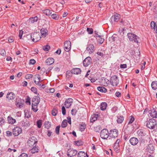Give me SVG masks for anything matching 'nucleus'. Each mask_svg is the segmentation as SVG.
<instances>
[{"mask_svg": "<svg viewBox=\"0 0 157 157\" xmlns=\"http://www.w3.org/2000/svg\"><path fill=\"white\" fill-rule=\"evenodd\" d=\"M157 123L156 121L153 119H150L148 121H147V127L151 129H154L155 131H157Z\"/></svg>", "mask_w": 157, "mask_h": 157, "instance_id": "1", "label": "nucleus"}, {"mask_svg": "<svg viewBox=\"0 0 157 157\" xmlns=\"http://www.w3.org/2000/svg\"><path fill=\"white\" fill-rule=\"evenodd\" d=\"M33 78V81L36 85L40 86L43 89L45 87V85L41 84L40 82V78L39 74H36L35 75Z\"/></svg>", "mask_w": 157, "mask_h": 157, "instance_id": "2", "label": "nucleus"}, {"mask_svg": "<svg viewBox=\"0 0 157 157\" xmlns=\"http://www.w3.org/2000/svg\"><path fill=\"white\" fill-rule=\"evenodd\" d=\"M37 142V140L35 136H32L29 138L28 140L27 144L30 147H34V145Z\"/></svg>", "mask_w": 157, "mask_h": 157, "instance_id": "3", "label": "nucleus"}, {"mask_svg": "<svg viewBox=\"0 0 157 157\" xmlns=\"http://www.w3.org/2000/svg\"><path fill=\"white\" fill-rule=\"evenodd\" d=\"M31 38L33 41L36 42L38 41L40 39L41 37L39 33L36 32L31 34Z\"/></svg>", "mask_w": 157, "mask_h": 157, "instance_id": "4", "label": "nucleus"}, {"mask_svg": "<svg viewBox=\"0 0 157 157\" xmlns=\"http://www.w3.org/2000/svg\"><path fill=\"white\" fill-rule=\"evenodd\" d=\"M110 82L111 85L113 86H117L119 83L117 76L115 75L112 76L110 78Z\"/></svg>", "mask_w": 157, "mask_h": 157, "instance_id": "5", "label": "nucleus"}, {"mask_svg": "<svg viewBox=\"0 0 157 157\" xmlns=\"http://www.w3.org/2000/svg\"><path fill=\"white\" fill-rule=\"evenodd\" d=\"M127 36L130 41H134L137 43H138L137 39L138 37L136 35L132 33H128Z\"/></svg>", "mask_w": 157, "mask_h": 157, "instance_id": "6", "label": "nucleus"}, {"mask_svg": "<svg viewBox=\"0 0 157 157\" xmlns=\"http://www.w3.org/2000/svg\"><path fill=\"white\" fill-rule=\"evenodd\" d=\"M109 133L107 129H104L101 131L100 133V136L102 139H105L109 136Z\"/></svg>", "mask_w": 157, "mask_h": 157, "instance_id": "7", "label": "nucleus"}, {"mask_svg": "<svg viewBox=\"0 0 157 157\" xmlns=\"http://www.w3.org/2000/svg\"><path fill=\"white\" fill-rule=\"evenodd\" d=\"M118 134V131L117 129H113L110 131L109 133V137L113 138H115L117 137Z\"/></svg>", "mask_w": 157, "mask_h": 157, "instance_id": "8", "label": "nucleus"}, {"mask_svg": "<svg viewBox=\"0 0 157 157\" xmlns=\"http://www.w3.org/2000/svg\"><path fill=\"white\" fill-rule=\"evenodd\" d=\"M77 151L72 149H68L67 155L68 157H71L76 155L77 153Z\"/></svg>", "mask_w": 157, "mask_h": 157, "instance_id": "9", "label": "nucleus"}, {"mask_svg": "<svg viewBox=\"0 0 157 157\" xmlns=\"http://www.w3.org/2000/svg\"><path fill=\"white\" fill-rule=\"evenodd\" d=\"M64 48L65 50L67 52H69L71 48V43L69 40L66 41L64 43Z\"/></svg>", "mask_w": 157, "mask_h": 157, "instance_id": "10", "label": "nucleus"}, {"mask_svg": "<svg viewBox=\"0 0 157 157\" xmlns=\"http://www.w3.org/2000/svg\"><path fill=\"white\" fill-rule=\"evenodd\" d=\"M22 132L21 129L19 127H16L13 129V135L17 136H18Z\"/></svg>", "mask_w": 157, "mask_h": 157, "instance_id": "11", "label": "nucleus"}, {"mask_svg": "<svg viewBox=\"0 0 157 157\" xmlns=\"http://www.w3.org/2000/svg\"><path fill=\"white\" fill-rule=\"evenodd\" d=\"M120 141V139H118L116 140V142L114 144V145L113 146V148L114 150V151L117 152V153H119V150H120V146L119 144Z\"/></svg>", "mask_w": 157, "mask_h": 157, "instance_id": "12", "label": "nucleus"}, {"mask_svg": "<svg viewBox=\"0 0 157 157\" xmlns=\"http://www.w3.org/2000/svg\"><path fill=\"white\" fill-rule=\"evenodd\" d=\"M91 62V59L90 57H88L85 59L83 61V65L86 67L89 66Z\"/></svg>", "mask_w": 157, "mask_h": 157, "instance_id": "13", "label": "nucleus"}, {"mask_svg": "<svg viewBox=\"0 0 157 157\" xmlns=\"http://www.w3.org/2000/svg\"><path fill=\"white\" fill-rule=\"evenodd\" d=\"M86 50L90 54L93 53L94 51V46L93 44H89L86 48Z\"/></svg>", "mask_w": 157, "mask_h": 157, "instance_id": "14", "label": "nucleus"}, {"mask_svg": "<svg viewBox=\"0 0 157 157\" xmlns=\"http://www.w3.org/2000/svg\"><path fill=\"white\" fill-rule=\"evenodd\" d=\"M121 18V15L118 13H116L114 15L112 16L111 20L112 21L117 22Z\"/></svg>", "mask_w": 157, "mask_h": 157, "instance_id": "15", "label": "nucleus"}, {"mask_svg": "<svg viewBox=\"0 0 157 157\" xmlns=\"http://www.w3.org/2000/svg\"><path fill=\"white\" fill-rule=\"evenodd\" d=\"M72 101L73 99L71 98H69L66 99L64 102V105L67 108H69L71 106Z\"/></svg>", "mask_w": 157, "mask_h": 157, "instance_id": "16", "label": "nucleus"}, {"mask_svg": "<svg viewBox=\"0 0 157 157\" xmlns=\"http://www.w3.org/2000/svg\"><path fill=\"white\" fill-rule=\"evenodd\" d=\"M129 142L131 145H135L138 143V140L136 138L133 137L130 139Z\"/></svg>", "mask_w": 157, "mask_h": 157, "instance_id": "17", "label": "nucleus"}, {"mask_svg": "<svg viewBox=\"0 0 157 157\" xmlns=\"http://www.w3.org/2000/svg\"><path fill=\"white\" fill-rule=\"evenodd\" d=\"M15 104L17 107L21 108L22 107L23 103L21 99L17 98L16 99Z\"/></svg>", "mask_w": 157, "mask_h": 157, "instance_id": "18", "label": "nucleus"}, {"mask_svg": "<svg viewBox=\"0 0 157 157\" xmlns=\"http://www.w3.org/2000/svg\"><path fill=\"white\" fill-rule=\"evenodd\" d=\"M81 71L80 69L77 68H73L71 70V72L72 74L76 75L80 74Z\"/></svg>", "mask_w": 157, "mask_h": 157, "instance_id": "19", "label": "nucleus"}, {"mask_svg": "<svg viewBox=\"0 0 157 157\" xmlns=\"http://www.w3.org/2000/svg\"><path fill=\"white\" fill-rule=\"evenodd\" d=\"M39 150V147L37 146H35L30 150V152L32 154L38 152Z\"/></svg>", "mask_w": 157, "mask_h": 157, "instance_id": "20", "label": "nucleus"}, {"mask_svg": "<svg viewBox=\"0 0 157 157\" xmlns=\"http://www.w3.org/2000/svg\"><path fill=\"white\" fill-rule=\"evenodd\" d=\"M15 97V94L13 92H10L8 93L6 98L9 100H13Z\"/></svg>", "mask_w": 157, "mask_h": 157, "instance_id": "21", "label": "nucleus"}, {"mask_svg": "<svg viewBox=\"0 0 157 157\" xmlns=\"http://www.w3.org/2000/svg\"><path fill=\"white\" fill-rule=\"evenodd\" d=\"M149 114L153 118H155L157 116L156 111L154 109L149 111Z\"/></svg>", "mask_w": 157, "mask_h": 157, "instance_id": "22", "label": "nucleus"}, {"mask_svg": "<svg viewBox=\"0 0 157 157\" xmlns=\"http://www.w3.org/2000/svg\"><path fill=\"white\" fill-rule=\"evenodd\" d=\"M54 59L52 58L47 59L46 60V63L47 65H50L54 63Z\"/></svg>", "mask_w": 157, "mask_h": 157, "instance_id": "23", "label": "nucleus"}, {"mask_svg": "<svg viewBox=\"0 0 157 157\" xmlns=\"http://www.w3.org/2000/svg\"><path fill=\"white\" fill-rule=\"evenodd\" d=\"M48 30L47 29L42 28L40 30V33L42 37H45L47 34Z\"/></svg>", "mask_w": 157, "mask_h": 157, "instance_id": "24", "label": "nucleus"}, {"mask_svg": "<svg viewBox=\"0 0 157 157\" xmlns=\"http://www.w3.org/2000/svg\"><path fill=\"white\" fill-rule=\"evenodd\" d=\"M147 148L148 151L151 153H153V151L155 150L154 148L153 145L151 144H149L147 147Z\"/></svg>", "mask_w": 157, "mask_h": 157, "instance_id": "25", "label": "nucleus"}, {"mask_svg": "<svg viewBox=\"0 0 157 157\" xmlns=\"http://www.w3.org/2000/svg\"><path fill=\"white\" fill-rule=\"evenodd\" d=\"M78 157H89L88 155L86 153L82 151H79L78 154Z\"/></svg>", "mask_w": 157, "mask_h": 157, "instance_id": "26", "label": "nucleus"}, {"mask_svg": "<svg viewBox=\"0 0 157 157\" xmlns=\"http://www.w3.org/2000/svg\"><path fill=\"white\" fill-rule=\"evenodd\" d=\"M38 19V17L37 16L31 17L29 19V21L31 23H33L35 22H37Z\"/></svg>", "mask_w": 157, "mask_h": 157, "instance_id": "27", "label": "nucleus"}, {"mask_svg": "<svg viewBox=\"0 0 157 157\" xmlns=\"http://www.w3.org/2000/svg\"><path fill=\"white\" fill-rule=\"evenodd\" d=\"M8 120L9 124H13L16 122L15 119L13 118L12 117L9 116L8 117Z\"/></svg>", "mask_w": 157, "mask_h": 157, "instance_id": "28", "label": "nucleus"}, {"mask_svg": "<svg viewBox=\"0 0 157 157\" xmlns=\"http://www.w3.org/2000/svg\"><path fill=\"white\" fill-rule=\"evenodd\" d=\"M32 102H36L38 104L40 102V98L38 96H35L32 99Z\"/></svg>", "mask_w": 157, "mask_h": 157, "instance_id": "29", "label": "nucleus"}, {"mask_svg": "<svg viewBox=\"0 0 157 157\" xmlns=\"http://www.w3.org/2000/svg\"><path fill=\"white\" fill-rule=\"evenodd\" d=\"M97 90L101 92L105 93L107 91V89L103 86H99L97 88Z\"/></svg>", "mask_w": 157, "mask_h": 157, "instance_id": "30", "label": "nucleus"}, {"mask_svg": "<svg viewBox=\"0 0 157 157\" xmlns=\"http://www.w3.org/2000/svg\"><path fill=\"white\" fill-rule=\"evenodd\" d=\"M98 38H97L98 42L100 44H102L104 41V39L103 38V36H98Z\"/></svg>", "mask_w": 157, "mask_h": 157, "instance_id": "31", "label": "nucleus"}, {"mask_svg": "<svg viewBox=\"0 0 157 157\" xmlns=\"http://www.w3.org/2000/svg\"><path fill=\"white\" fill-rule=\"evenodd\" d=\"M107 104L105 102H102L100 106V109L102 110H104L106 109Z\"/></svg>", "mask_w": 157, "mask_h": 157, "instance_id": "32", "label": "nucleus"}, {"mask_svg": "<svg viewBox=\"0 0 157 157\" xmlns=\"http://www.w3.org/2000/svg\"><path fill=\"white\" fill-rule=\"evenodd\" d=\"M98 117V115L97 114H94L92 115L90 119V122H94L97 120Z\"/></svg>", "mask_w": 157, "mask_h": 157, "instance_id": "33", "label": "nucleus"}, {"mask_svg": "<svg viewBox=\"0 0 157 157\" xmlns=\"http://www.w3.org/2000/svg\"><path fill=\"white\" fill-rule=\"evenodd\" d=\"M21 124L22 126L25 127H28L29 125V122L26 120L22 121L21 122Z\"/></svg>", "mask_w": 157, "mask_h": 157, "instance_id": "34", "label": "nucleus"}, {"mask_svg": "<svg viewBox=\"0 0 157 157\" xmlns=\"http://www.w3.org/2000/svg\"><path fill=\"white\" fill-rule=\"evenodd\" d=\"M151 86L153 89L155 90L157 89V82L153 81L151 84Z\"/></svg>", "mask_w": 157, "mask_h": 157, "instance_id": "35", "label": "nucleus"}, {"mask_svg": "<svg viewBox=\"0 0 157 157\" xmlns=\"http://www.w3.org/2000/svg\"><path fill=\"white\" fill-rule=\"evenodd\" d=\"M124 120V117L123 116H120L117 117V122L118 123H121Z\"/></svg>", "mask_w": 157, "mask_h": 157, "instance_id": "36", "label": "nucleus"}, {"mask_svg": "<svg viewBox=\"0 0 157 157\" xmlns=\"http://www.w3.org/2000/svg\"><path fill=\"white\" fill-rule=\"evenodd\" d=\"M86 128V124L85 123H82L80 125V130L81 132L83 131Z\"/></svg>", "mask_w": 157, "mask_h": 157, "instance_id": "37", "label": "nucleus"}, {"mask_svg": "<svg viewBox=\"0 0 157 157\" xmlns=\"http://www.w3.org/2000/svg\"><path fill=\"white\" fill-rule=\"evenodd\" d=\"M43 13L47 16L50 15L52 13L51 11L48 9H46L43 11Z\"/></svg>", "mask_w": 157, "mask_h": 157, "instance_id": "38", "label": "nucleus"}, {"mask_svg": "<svg viewBox=\"0 0 157 157\" xmlns=\"http://www.w3.org/2000/svg\"><path fill=\"white\" fill-rule=\"evenodd\" d=\"M51 17L55 20H58L59 18V16L56 14H53L51 15Z\"/></svg>", "mask_w": 157, "mask_h": 157, "instance_id": "39", "label": "nucleus"}, {"mask_svg": "<svg viewBox=\"0 0 157 157\" xmlns=\"http://www.w3.org/2000/svg\"><path fill=\"white\" fill-rule=\"evenodd\" d=\"M50 48V47L49 45L47 44L45 46L42 47V49L45 51H48Z\"/></svg>", "mask_w": 157, "mask_h": 157, "instance_id": "40", "label": "nucleus"}, {"mask_svg": "<svg viewBox=\"0 0 157 157\" xmlns=\"http://www.w3.org/2000/svg\"><path fill=\"white\" fill-rule=\"evenodd\" d=\"M67 125V121L66 120H64L62 121L61 126L63 128L66 127Z\"/></svg>", "mask_w": 157, "mask_h": 157, "instance_id": "41", "label": "nucleus"}, {"mask_svg": "<svg viewBox=\"0 0 157 157\" xmlns=\"http://www.w3.org/2000/svg\"><path fill=\"white\" fill-rule=\"evenodd\" d=\"M156 25L154 21H151V28L152 29H154V30H155V27Z\"/></svg>", "mask_w": 157, "mask_h": 157, "instance_id": "42", "label": "nucleus"}, {"mask_svg": "<svg viewBox=\"0 0 157 157\" xmlns=\"http://www.w3.org/2000/svg\"><path fill=\"white\" fill-rule=\"evenodd\" d=\"M58 113L57 109L56 108H54L52 110V114L54 116H56Z\"/></svg>", "mask_w": 157, "mask_h": 157, "instance_id": "43", "label": "nucleus"}, {"mask_svg": "<svg viewBox=\"0 0 157 157\" xmlns=\"http://www.w3.org/2000/svg\"><path fill=\"white\" fill-rule=\"evenodd\" d=\"M44 126L45 128H49L51 127V124L49 121H46L44 123Z\"/></svg>", "mask_w": 157, "mask_h": 157, "instance_id": "44", "label": "nucleus"}, {"mask_svg": "<svg viewBox=\"0 0 157 157\" xmlns=\"http://www.w3.org/2000/svg\"><path fill=\"white\" fill-rule=\"evenodd\" d=\"M31 90L32 92H33L35 94H37V95H39V93H37V89L34 87H33L31 88Z\"/></svg>", "mask_w": 157, "mask_h": 157, "instance_id": "45", "label": "nucleus"}, {"mask_svg": "<svg viewBox=\"0 0 157 157\" xmlns=\"http://www.w3.org/2000/svg\"><path fill=\"white\" fill-rule=\"evenodd\" d=\"M75 143L76 145L77 146H81L83 144V142L81 140H78L77 141H76L75 142Z\"/></svg>", "mask_w": 157, "mask_h": 157, "instance_id": "46", "label": "nucleus"}, {"mask_svg": "<svg viewBox=\"0 0 157 157\" xmlns=\"http://www.w3.org/2000/svg\"><path fill=\"white\" fill-rule=\"evenodd\" d=\"M72 73L71 72V71H68L66 72V76L67 78H69L72 76Z\"/></svg>", "mask_w": 157, "mask_h": 157, "instance_id": "47", "label": "nucleus"}, {"mask_svg": "<svg viewBox=\"0 0 157 157\" xmlns=\"http://www.w3.org/2000/svg\"><path fill=\"white\" fill-rule=\"evenodd\" d=\"M137 134L140 136H142L145 135L143 132L141 130H139L138 131Z\"/></svg>", "mask_w": 157, "mask_h": 157, "instance_id": "48", "label": "nucleus"}, {"mask_svg": "<svg viewBox=\"0 0 157 157\" xmlns=\"http://www.w3.org/2000/svg\"><path fill=\"white\" fill-rule=\"evenodd\" d=\"M37 106L36 105H34L32 106V109L34 112H36L38 110L37 108Z\"/></svg>", "mask_w": 157, "mask_h": 157, "instance_id": "49", "label": "nucleus"}, {"mask_svg": "<svg viewBox=\"0 0 157 157\" xmlns=\"http://www.w3.org/2000/svg\"><path fill=\"white\" fill-rule=\"evenodd\" d=\"M37 127L40 128L42 125V121L41 120H39L37 121Z\"/></svg>", "mask_w": 157, "mask_h": 157, "instance_id": "50", "label": "nucleus"}, {"mask_svg": "<svg viewBox=\"0 0 157 157\" xmlns=\"http://www.w3.org/2000/svg\"><path fill=\"white\" fill-rule=\"evenodd\" d=\"M0 53L2 56H5L6 55V52L4 49H2L0 51Z\"/></svg>", "mask_w": 157, "mask_h": 157, "instance_id": "51", "label": "nucleus"}, {"mask_svg": "<svg viewBox=\"0 0 157 157\" xmlns=\"http://www.w3.org/2000/svg\"><path fill=\"white\" fill-rule=\"evenodd\" d=\"M87 31L88 33L89 34H91L93 33V29L91 28H87Z\"/></svg>", "mask_w": 157, "mask_h": 157, "instance_id": "52", "label": "nucleus"}, {"mask_svg": "<svg viewBox=\"0 0 157 157\" xmlns=\"http://www.w3.org/2000/svg\"><path fill=\"white\" fill-rule=\"evenodd\" d=\"M60 126L59 125L57 126H56V132L57 135H59V128Z\"/></svg>", "mask_w": 157, "mask_h": 157, "instance_id": "53", "label": "nucleus"}, {"mask_svg": "<svg viewBox=\"0 0 157 157\" xmlns=\"http://www.w3.org/2000/svg\"><path fill=\"white\" fill-rule=\"evenodd\" d=\"M130 117H131V118L128 123L129 124H132L135 120L134 118L132 116H131Z\"/></svg>", "mask_w": 157, "mask_h": 157, "instance_id": "54", "label": "nucleus"}, {"mask_svg": "<svg viewBox=\"0 0 157 157\" xmlns=\"http://www.w3.org/2000/svg\"><path fill=\"white\" fill-rule=\"evenodd\" d=\"M94 131L95 132H99L100 130L99 126H97L96 127H94Z\"/></svg>", "mask_w": 157, "mask_h": 157, "instance_id": "55", "label": "nucleus"}, {"mask_svg": "<svg viewBox=\"0 0 157 157\" xmlns=\"http://www.w3.org/2000/svg\"><path fill=\"white\" fill-rule=\"evenodd\" d=\"M5 122V120L3 118L0 117V125H1L3 124Z\"/></svg>", "mask_w": 157, "mask_h": 157, "instance_id": "56", "label": "nucleus"}, {"mask_svg": "<svg viewBox=\"0 0 157 157\" xmlns=\"http://www.w3.org/2000/svg\"><path fill=\"white\" fill-rule=\"evenodd\" d=\"M26 104L29 103V105H30L31 104V101H30V98L29 97H28L26 99Z\"/></svg>", "mask_w": 157, "mask_h": 157, "instance_id": "57", "label": "nucleus"}, {"mask_svg": "<svg viewBox=\"0 0 157 157\" xmlns=\"http://www.w3.org/2000/svg\"><path fill=\"white\" fill-rule=\"evenodd\" d=\"M23 33V31L22 30H19V36L20 38V39H21L22 38Z\"/></svg>", "mask_w": 157, "mask_h": 157, "instance_id": "58", "label": "nucleus"}, {"mask_svg": "<svg viewBox=\"0 0 157 157\" xmlns=\"http://www.w3.org/2000/svg\"><path fill=\"white\" fill-rule=\"evenodd\" d=\"M104 52L103 51L102 52H97V54L98 55L102 57V56H104Z\"/></svg>", "mask_w": 157, "mask_h": 157, "instance_id": "59", "label": "nucleus"}, {"mask_svg": "<svg viewBox=\"0 0 157 157\" xmlns=\"http://www.w3.org/2000/svg\"><path fill=\"white\" fill-rule=\"evenodd\" d=\"M62 113L63 115H65L66 114V109L65 107L63 106L62 108Z\"/></svg>", "mask_w": 157, "mask_h": 157, "instance_id": "60", "label": "nucleus"}, {"mask_svg": "<svg viewBox=\"0 0 157 157\" xmlns=\"http://www.w3.org/2000/svg\"><path fill=\"white\" fill-rule=\"evenodd\" d=\"M33 75L31 74H28L25 75V78L26 79H30L33 77Z\"/></svg>", "mask_w": 157, "mask_h": 157, "instance_id": "61", "label": "nucleus"}, {"mask_svg": "<svg viewBox=\"0 0 157 157\" xmlns=\"http://www.w3.org/2000/svg\"><path fill=\"white\" fill-rule=\"evenodd\" d=\"M36 63V61L34 59H31L29 61V64H34Z\"/></svg>", "mask_w": 157, "mask_h": 157, "instance_id": "62", "label": "nucleus"}, {"mask_svg": "<svg viewBox=\"0 0 157 157\" xmlns=\"http://www.w3.org/2000/svg\"><path fill=\"white\" fill-rule=\"evenodd\" d=\"M28 155L25 153H23L21 154L18 157H27Z\"/></svg>", "mask_w": 157, "mask_h": 157, "instance_id": "63", "label": "nucleus"}, {"mask_svg": "<svg viewBox=\"0 0 157 157\" xmlns=\"http://www.w3.org/2000/svg\"><path fill=\"white\" fill-rule=\"evenodd\" d=\"M6 133L8 136H10L12 135V133L9 131H7L6 132Z\"/></svg>", "mask_w": 157, "mask_h": 157, "instance_id": "64", "label": "nucleus"}]
</instances>
